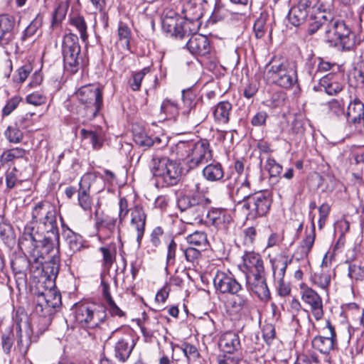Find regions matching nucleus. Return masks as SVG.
<instances>
[{"mask_svg":"<svg viewBox=\"0 0 364 364\" xmlns=\"http://www.w3.org/2000/svg\"><path fill=\"white\" fill-rule=\"evenodd\" d=\"M37 230L26 225L18 239V245L36 261L44 257L52 250L58 248L59 228L57 223V210L55 207L38 223Z\"/></svg>","mask_w":364,"mask_h":364,"instance_id":"f257e3e1","label":"nucleus"},{"mask_svg":"<svg viewBox=\"0 0 364 364\" xmlns=\"http://www.w3.org/2000/svg\"><path fill=\"white\" fill-rule=\"evenodd\" d=\"M207 3L206 0H186L181 9L183 20L178 23L172 17H166L162 21L164 29L178 38L196 32L201 24L200 20Z\"/></svg>","mask_w":364,"mask_h":364,"instance_id":"f03ea898","label":"nucleus"},{"mask_svg":"<svg viewBox=\"0 0 364 364\" xmlns=\"http://www.w3.org/2000/svg\"><path fill=\"white\" fill-rule=\"evenodd\" d=\"M178 160L184 161L189 169L207 163L213 158V151L207 139L198 141H179L173 149Z\"/></svg>","mask_w":364,"mask_h":364,"instance_id":"7ed1b4c3","label":"nucleus"},{"mask_svg":"<svg viewBox=\"0 0 364 364\" xmlns=\"http://www.w3.org/2000/svg\"><path fill=\"white\" fill-rule=\"evenodd\" d=\"M193 194L181 193L177 198L176 204L183 217L186 220L187 223L201 222L203 215L208 213V207L211 203V200L204 196H200L199 193L201 184L199 181L193 182Z\"/></svg>","mask_w":364,"mask_h":364,"instance_id":"20e7f679","label":"nucleus"},{"mask_svg":"<svg viewBox=\"0 0 364 364\" xmlns=\"http://www.w3.org/2000/svg\"><path fill=\"white\" fill-rule=\"evenodd\" d=\"M264 78L269 83L290 89L298 82L297 66L294 63L273 57L265 65Z\"/></svg>","mask_w":364,"mask_h":364,"instance_id":"39448f33","label":"nucleus"},{"mask_svg":"<svg viewBox=\"0 0 364 364\" xmlns=\"http://www.w3.org/2000/svg\"><path fill=\"white\" fill-rule=\"evenodd\" d=\"M178 161L152 155L149 167L156 186L171 187L180 182L183 168Z\"/></svg>","mask_w":364,"mask_h":364,"instance_id":"423d86ee","label":"nucleus"},{"mask_svg":"<svg viewBox=\"0 0 364 364\" xmlns=\"http://www.w3.org/2000/svg\"><path fill=\"white\" fill-rule=\"evenodd\" d=\"M77 100V114L81 117L92 120L99 114L103 106L102 90L93 85L81 86L75 92Z\"/></svg>","mask_w":364,"mask_h":364,"instance_id":"0eeeda50","label":"nucleus"},{"mask_svg":"<svg viewBox=\"0 0 364 364\" xmlns=\"http://www.w3.org/2000/svg\"><path fill=\"white\" fill-rule=\"evenodd\" d=\"M325 38L331 46L350 50L356 43L355 35L343 21L329 16L325 24Z\"/></svg>","mask_w":364,"mask_h":364,"instance_id":"6e6552de","label":"nucleus"},{"mask_svg":"<svg viewBox=\"0 0 364 364\" xmlns=\"http://www.w3.org/2000/svg\"><path fill=\"white\" fill-rule=\"evenodd\" d=\"M75 318L81 327L93 329L106 320V308L103 305L80 304L75 307Z\"/></svg>","mask_w":364,"mask_h":364,"instance_id":"1a4fd4ad","label":"nucleus"},{"mask_svg":"<svg viewBox=\"0 0 364 364\" xmlns=\"http://www.w3.org/2000/svg\"><path fill=\"white\" fill-rule=\"evenodd\" d=\"M80 53L81 48L77 36L71 33L66 34L62 44L63 64L66 71L75 74L79 70L82 60Z\"/></svg>","mask_w":364,"mask_h":364,"instance_id":"9d476101","label":"nucleus"},{"mask_svg":"<svg viewBox=\"0 0 364 364\" xmlns=\"http://www.w3.org/2000/svg\"><path fill=\"white\" fill-rule=\"evenodd\" d=\"M272 196L267 191L255 193L250 200H247L242 208L248 210L246 218L254 220L257 218L265 216L272 205Z\"/></svg>","mask_w":364,"mask_h":364,"instance_id":"9b49d317","label":"nucleus"},{"mask_svg":"<svg viewBox=\"0 0 364 364\" xmlns=\"http://www.w3.org/2000/svg\"><path fill=\"white\" fill-rule=\"evenodd\" d=\"M213 284L216 291L223 294H235L242 291L241 284L230 271H217Z\"/></svg>","mask_w":364,"mask_h":364,"instance_id":"f8f14e48","label":"nucleus"},{"mask_svg":"<svg viewBox=\"0 0 364 364\" xmlns=\"http://www.w3.org/2000/svg\"><path fill=\"white\" fill-rule=\"evenodd\" d=\"M325 336H316L311 341L312 347L323 354H328L337 346V335L330 321L323 328Z\"/></svg>","mask_w":364,"mask_h":364,"instance_id":"ddd939ff","label":"nucleus"},{"mask_svg":"<svg viewBox=\"0 0 364 364\" xmlns=\"http://www.w3.org/2000/svg\"><path fill=\"white\" fill-rule=\"evenodd\" d=\"M60 245L44 257H41L34 262H41L42 264L41 276L46 280L54 282L56 279L60 270Z\"/></svg>","mask_w":364,"mask_h":364,"instance_id":"4468645a","label":"nucleus"},{"mask_svg":"<svg viewBox=\"0 0 364 364\" xmlns=\"http://www.w3.org/2000/svg\"><path fill=\"white\" fill-rule=\"evenodd\" d=\"M246 287L262 301H267L271 296L265 278V271L246 274Z\"/></svg>","mask_w":364,"mask_h":364,"instance_id":"2eb2a0df","label":"nucleus"},{"mask_svg":"<svg viewBox=\"0 0 364 364\" xmlns=\"http://www.w3.org/2000/svg\"><path fill=\"white\" fill-rule=\"evenodd\" d=\"M206 217L211 225L224 234L228 233L233 224L231 215L224 208H211L208 211Z\"/></svg>","mask_w":364,"mask_h":364,"instance_id":"dca6fc26","label":"nucleus"},{"mask_svg":"<svg viewBox=\"0 0 364 364\" xmlns=\"http://www.w3.org/2000/svg\"><path fill=\"white\" fill-rule=\"evenodd\" d=\"M300 289L302 301L309 305L315 319L317 321L321 319L323 315L321 297L315 290L305 284H301Z\"/></svg>","mask_w":364,"mask_h":364,"instance_id":"f3484780","label":"nucleus"},{"mask_svg":"<svg viewBox=\"0 0 364 364\" xmlns=\"http://www.w3.org/2000/svg\"><path fill=\"white\" fill-rule=\"evenodd\" d=\"M321 90L328 95H336L344 88L343 75L341 73H330L319 80Z\"/></svg>","mask_w":364,"mask_h":364,"instance_id":"a211bd4d","label":"nucleus"},{"mask_svg":"<svg viewBox=\"0 0 364 364\" xmlns=\"http://www.w3.org/2000/svg\"><path fill=\"white\" fill-rule=\"evenodd\" d=\"M130 215V227L136 232V241L140 245L145 232L146 214L140 204H136L132 208Z\"/></svg>","mask_w":364,"mask_h":364,"instance_id":"6ab92c4d","label":"nucleus"},{"mask_svg":"<svg viewBox=\"0 0 364 364\" xmlns=\"http://www.w3.org/2000/svg\"><path fill=\"white\" fill-rule=\"evenodd\" d=\"M15 18L9 14L0 15V46L11 44L15 38Z\"/></svg>","mask_w":364,"mask_h":364,"instance_id":"aec40b11","label":"nucleus"},{"mask_svg":"<svg viewBox=\"0 0 364 364\" xmlns=\"http://www.w3.org/2000/svg\"><path fill=\"white\" fill-rule=\"evenodd\" d=\"M218 346L224 354L234 355L240 353L242 346L238 334L233 331H227L219 338Z\"/></svg>","mask_w":364,"mask_h":364,"instance_id":"412c9836","label":"nucleus"},{"mask_svg":"<svg viewBox=\"0 0 364 364\" xmlns=\"http://www.w3.org/2000/svg\"><path fill=\"white\" fill-rule=\"evenodd\" d=\"M192 36L186 43L188 50L193 55L205 56L210 53V46L207 36L191 33Z\"/></svg>","mask_w":364,"mask_h":364,"instance_id":"4be33fe9","label":"nucleus"},{"mask_svg":"<svg viewBox=\"0 0 364 364\" xmlns=\"http://www.w3.org/2000/svg\"><path fill=\"white\" fill-rule=\"evenodd\" d=\"M309 3L308 1H301L290 9L287 16L289 23L298 27L306 21L310 8Z\"/></svg>","mask_w":364,"mask_h":364,"instance_id":"5701e85b","label":"nucleus"},{"mask_svg":"<svg viewBox=\"0 0 364 364\" xmlns=\"http://www.w3.org/2000/svg\"><path fill=\"white\" fill-rule=\"evenodd\" d=\"M243 267L246 274H253L264 271L262 256L254 251H245L242 256Z\"/></svg>","mask_w":364,"mask_h":364,"instance_id":"b1692460","label":"nucleus"},{"mask_svg":"<svg viewBox=\"0 0 364 364\" xmlns=\"http://www.w3.org/2000/svg\"><path fill=\"white\" fill-rule=\"evenodd\" d=\"M91 183L88 177L83 176L79 183V188L77 191L78 205L85 211H91L92 199L90 197Z\"/></svg>","mask_w":364,"mask_h":364,"instance_id":"393cba45","label":"nucleus"},{"mask_svg":"<svg viewBox=\"0 0 364 364\" xmlns=\"http://www.w3.org/2000/svg\"><path fill=\"white\" fill-rule=\"evenodd\" d=\"M212 111L215 124H227L230 121L232 105L228 101H221L212 108Z\"/></svg>","mask_w":364,"mask_h":364,"instance_id":"a878e982","label":"nucleus"},{"mask_svg":"<svg viewBox=\"0 0 364 364\" xmlns=\"http://www.w3.org/2000/svg\"><path fill=\"white\" fill-rule=\"evenodd\" d=\"M346 117L349 123L360 124L364 121V104L357 97L350 102Z\"/></svg>","mask_w":364,"mask_h":364,"instance_id":"bb28decb","label":"nucleus"},{"mask_svg":"<svg viewBox=\"0 0 364 364\" xmlns=\"http://www.w3.org/2000/svg\"><path fill=\"white\" fill-rule=\"evenodd\" d=\"M136 343L130 338L119 339L114 346V355L122 362H125L130 356Z\"/></svg>","mask_w":364,"mask_h":364,"instance_id":"cd10ccee","label":"nucleus"},{"mask_svg":"<svg viewBox=\"0 0 364 364\" xmlns=\"http://www.w3.org/2000/svg\"><path fill=\"white\" fill-rule=\"evenodd\" d=\"M272 267L274 279L282 282L287 266L291 263V259H289L285 254H279L275 258L271 259Z\"/></svg>","mask_w":364,"mask_h":364,"instance_id":"c85d7f7f","label":"nucleus"},{"mask_svg":"<svg viewBox=\"0 0 364 364\" xmlns=\"http://www.w3.org/2000/svg\"><path fill=\"white\" fill-rule=\"evenodd\" d=\"M62 226V236L67 242L70 249L73 251L80 250L82 246V237L73 232L64 222L62 216L60 217Z\"/></svg>","mask_w":364,"mask_h":364,"instance_id":"c756f323","label":"nucleus"},{"mask_svg":"<svg viewBox=\"0 0 364 364\" xmlns=\"http://www.w3.org/2000/svg\"><path fill=\"white\" fill-rule=\"evenodd\" d=\"M202 173L207 181L218 182L223 179L225 171L220 163L213 161L203 168Z\"/></svg>","mask_w":364,"mask_h":364,"instance_id":"7c9ffc66","label":"nucleus"},{"mask_svg":"<svg viewBox=\"0 0 364 364\" xmlns=\"http://www.w3.org/2000/svg\"><path fill=\"white\" fill-rule=\"evenodd\" d=\"M133 140L136 144L145 149L151 146H159L161 144V139L159 136L151 138L144 129L133 131Z\"/></svg>","mask_w":364,"mask_h":364,"instance_id":"2f4dec72","label":"nucleus"},{"mask_svg":"<svg viewBox=\"0 0 364 364\" xmlns=\"http://www.w3.org/2000/svg\"><path fill=\"white\" fill-rule=\"evenodd\" d=\"M55 206L48 200H41L34 205L31 210V223H38L42 218L50 211Z\"/></svg>","mask_w":364,"mask_h":364,"instance_id":"473e14b6","label":"nucleus"},{"mask_svg":"<svg viewBox=\"0 0 364 364\" xmlns=\"http://www.w3.org/2000/svg\"><path fill=\"white\" fill-rule=\"evenodd\" d=\"M311 279L314 284L327 291L331 280V271L327 266L322 267Z\"/></svg>","mask_w":364,"mask_h":364,"instance_id":"72a5a7b5","label":"nucleus"},{"mask_svg":"<svg viewBox=\"0 0 364 364\" xmlns=\"http://www.w3.org/2000/svg\"><path fill=\"white\" fill-rule=\"evenodd\" d=\"M80 136L82 139H88L94 149H100L103 144V136L100 130H87L82 129Z\"/></svg>","mask_w":364,"mask_h":364,"instance_id":"f704fd0d","label":"nucleus"},{"mask_svg":"<svg viewBox=\"0 0 364 364\" xmlns=\"http://www.w3.org/2000/svg\"><path fill=\"white\" fill-rule=\"evenodd\" d=\"M316 237L315 224L314 219L311 221V228L310 232L307 234L302 241V245L300 246V259L308 257L313 245L314 244Z\"/></svg>","mask_w":364,"mask_h":364,"instance_id":"c9c22d12","label":"nucleus"},{"mask_svg":"<svg viewBox=\"0 0 364 364\" xmlns=\"http://www.w3.org/2000/svg\"><path fill=\"white\" fill-rule=\"evenodd\" d=\"M99 250L102 254V266L109 271L116 259V245L114 244H109V245L100 247Z\"/></svg>","mask_w":364,"mask_h":364,"instance_id":"e433bc0d","label":"nucleus"},{"mask_svg":"<svg viewBox=\"0 0 364 364\" xmlns=\"http://www.w3.org/2000/svg\"><path fill=\"white\" fill-rule=\"evenodd\" d=\"M232 295L233 297L230 301V305L233 311L239 312L243 309L250 308V301L247 294L240 291L239 293Z\"/></svg>","mask_w":364,"mask_h":364,"instance_id":"4c0bfd02","label":"nucleus"},{"mask_svg":"<svg viewBox=\"0 0 364 364\" xmlns=\"http://www.w3.org/2000/svg\"><path fill=\"white\" fill-rule=\"evenodd\" d=\"M161 112L164 113L167 118L176 120L179 116V107L175 101L165 99L161 105Z\"/></svg>","mask_w":364,"mask_h":364,"instance_id":"58836bf2","label":"nucleus"},{"mask_svg":"<svg viewBox=\"0 0 364 364\" xmlns=\"http://www.w3.org/2000/svg\"><path fill=\"white\" fill-rule=\"evenodd\" d=\"M187 242L193 246L205 250L208 246L207 235L203 231H196L186 237Z\"/></svg>","mask_w":364,"mask_h":364,"instance_id":"ea45409f","label":"nucleus"},{"mask_svg":"<svg viewBox=\"0 0 364 364\" xmlns=\"http://www.w3.org/2000/svg\"><path fill=\"white\" fill-rule=\"evenodd\" d=\"M312 54L308 58V61L306 62V66L308 68V70H309V74L310 75V76H311L312 79H314L316 77V73H322V72H326V71H328L330 70L333 66L335 65L334 63H331L328 61H325L323 60L322 58H318L319 59V63L318 64V66H317V70L316 71V73L314 74L313 73V70H314V62H312Z\"/></svg>","mask_w":364,"mask_h":364,"instance_id":"a19ab883","label":"nucleus"},{"mask_svg":"<svg viewBox=\"0 0 364 364\" xmlns=\"http://www.w3.org/2000/svg\"><path fill=\"white\" fill-rule=\"evenodd\" d=\"M329 18L326 15H320L318 16H311L309 18L307 33L309 35H314L319 28L325 30L326 23H328Z\"/></svg>","mask_w":364,"mask_h":364,"instance_id":"79ce46f5","label":"nucleus"},{"mask_svg":"<svg viewBox=\"0 0 364 364\" xmlns=\"http://www.w3.org/2000/svg\"><path fill=\"white\" fill-rule=\"evenodd\" d=\"M42 24L43 16L38 14L23 31V36L21 37L22 40L25 41L27 38L33 36L37 33L38 29L42 26Z\"/></svg>","mask_w":364,"mask_h":364,"instance_id":"37998d69","label":"nucleus"},{"mask_svg":"<svg viewBox=\"0 0 364 364\" xmlns=\"http://www.w3.org/2000/svg\"><path fill=\"white\" fill-rule=\"evenodd\" d=\"M26 150L22 148H14L3 152L0 157V162L2 166L14 159L23 158L26 155Z\"/></svg>","mask_w":364,"mask_h":364,"instance_id":"c03bdc74","label":"nucleus"},{"mask_svg":"<svg viewBox=\"0 0 364 364\" xmlns=\"http://www.w3.org/2000/svg\"><path fill=\"white\" fill-rule=\"evenodd\" d=\"M70 25L75 26L79 31L82 41L87 42L88 39L87 26L84 17L82 16H73L70 18Z\"/></svg>","mask_w":364,"mask_h":364,"instance_id":"a18cd8bd","label":"nucleus"},{"mask_svg":"<svg viewBox=\"0 0 364 364\" xmlns=\"http://www.w3.org/2000/svg\"><path fill=\"white\" fill-rule=\"evenodd\" d=\"M253 194L252 191L237 186L232 193H230L229 196L234 202L237 203H243L244 204L247 200H250V198L252 197Z\"/></svg>","mask_w":364,"mask_h":364,"instance_id":"49530a36","label":"nucleus"},{"mask_svg":"<svg viewBox=\"0 0 364 364\" xmlns=\"http://www.w3.org/2000/svg\"><path fill=\"white\" fill-rule=\"evenodd\" d=\"M45 296L47 299V306L49 307L51 313L53 309L58 307L61 304V294L55 289H47L45 291Z\"/></svg>","mask_w":364,"mask_h":364,"instance_id":"de8ad7c7","label":"nucleus"},{"mask_svg":"<svg viewBox=\"0 0 364 364\" xmlns=\"http://www.w3.org/2000/svg\"><path fill=\"white\" fill-rule=\"evenodd\" d=\"M348 277L355 281L364 280V263L357 264L355 262L349 263Z\"/></svg>","mask_w":364,"mask_h":364,"instance_id":"09e8293b","label":"nucleus"},{"mask_svg":"<svg viewBox=\"0 0 364 364\" xmlns=\"http://www.w3.org/2000/svg\"><path fill=\"white\" fill-rule=\"evenodd\" d=\"M149 71V68H145L143 70L132 73V77L129 80V85L133 91H138L141 88V82L145 75Z\"/></svg>","mask_w":364,"mask_h":364,"instance_id":"8fccbe9b","label":"nucleus"},{"mask_svg":"<svg viewBox=\"0 0 364 364\" xmlns=\"http://www.w3.org/2000/svg\"><path fill=\"white\" fill-rule=\"evenodd\" d=\"M35 311L36 314L43 316L50 314L49 307L47 306V299L45 296V292H38L36 294Z\"/></svg>","mask_w":364,"mask_h":364,"instance_id":"3c124183","label":"nucleus"},{"mask_svg":"<svg viewBox=\"0 0 364 364\" xmlns=\"http://www.w3.org/2000/svg\"><path fill=\"white\" fill-rule=\"evenodd\" d=\"M328 111L336 117L345 114V102L343 100L332 99L327 102Z\"/></svg>","mask_w":364,"mask_h":364,"instance_id":"603ef678","label":"nucleus"},{"mask_svg":"<svg viewBox=\"0 0 364 364\" xmlns=\"http://www.w3.org/2000/svg\"><path fill=\"white\" fill-rule=\"evenodd\" d=\"M265 168L271 178L279 177L282 171V166L278 164L274 159L269 157L267 159Z\"/></svg>","mask_w":364,"mask_h":364,"instance_id":"864d4df0","label":"nucleus"},{"mask_svg":"<svg viewBox=\"0 0 364 364\" xmlns=\"http://www.w3.org/2000/svg\"><path fill=\"white\" fill-rule=\"evenodd\" d=\"M32 70L33 67L31 64L26 63L22 65L16 70V74L14 75L13 80L18 83L23 82Z\"/></svg>","mask_w":364,"mask_h":364,"instance_id":"5fc2aeb1","label":"nucleus"},{"mask_svg":"<svg viewBox=\"0 0 364 364\" xmlns=\"http://www.w3.org/2000/svg\"><path fill=\"white\" fill-rule=\"evenodd\" d=\"M118 205V222L119 225H122L125 219L127 218L129 213L131 212L132 208H129L128 200L125 197L119 198Z\"/></svg>","mask_w":364,"mask_h":364,"instance_id":"6e6d98bb","label":"nucleus"},{"mask_svg":"<svg viewBox=\"0 0 364 364\" xmlns=\"http://www.w3.org/2000/svg\"><path fill=\"white\" fill-rule=\"evenodd\" d=\"M131 35L130 28L126 24L119 23L118 27V37L121 41L124 42L127 50H130Z\"/></svg>","mask_w":364,"mask_h":364,"instance_id":"4d7b16f0","label":"nucleus"},{"mask_svg":"<svg viewBox=\"0 0 364 364\" xmlns=\"http://www.w3.org/2000/svg\"><path fill=\"white\" fill-rule=\"evenodd\" d=\"M257 235V230L255 227L251 226L243 230V243L245 245L252 247L255 242Z\"/></svg>","mask_w":364,"mask_h":364,"instance_id":"13d9d810","label":"nucleus"},{"mask_svg":"<svg viewBox=\"0 0 364 364\" xmlns=\"http://www.w3.org/2000/svg\"><path fill=\"white\" fill-rule=\"evenodd\" d=\"M6 139L11 143H18L23 139V133L16 127H9L5 131Z\"/></svg>","mask_w":364,"mask_h":364,"instance_id":"bf43d9fd","label":"nucleus"},{"mask_svg":"<svg viewBox=\"0 0 364 364\" xmlns=\"http://www.w3.org/2000/svg\"><path fill=\"white\" fill-rule=\"evenodd\" d=\"M320 360L315 353L299 354L294 364H318Z\"/></svg>","mask_w":364,"mask_h":364,"instance_id":"052dcab7","label":"nucleus"},{"mask_svg":"<svg viewBox=\"0 0 364 364\" xmlns=\"http://www.w3.org/2000/svg\"><path fill=\"white\" fill-rule=\"evenodd\" d=\"M66 12V6L63 3L59 4L53 13L51 26L58 25L65 17Z\"/></svg>","mask_w":364,"mask_h":364,"instance_id":"680f3d73","label":"nucleus"},{"mask_svg":"<svg viewBox=\"0 0 364 364\" xmlns=\"http://www.w3.org/2000/svg\"><path fill=\"white\" fill-rule=\"evenodd\" d=\"M267 14H261L260 16L255 21L253 29L257 38H261L264 35V26L266 23Z\"/></svg>","mask_w":364,"mask_h":364,"instance_id":"e2e57ef3","label":"nucleus"},{"mask_svg":"<svg viewBox=\"0 0 364 364\" xmlns=\"http://www.w3.org/2000/svg\"><path fill=\"white\" fill-rule=\"evenodd\" d=\"M181 349L186 358L190 360H196L200 356L197 348L192 344L184 343L182 345Z\"/></svg>","mask_w":364,"mask_h":364,"instance_id":"0e129e2a","label":"nucleus"},{"mask_svg":"<svg viewBox=\"0 0 364 364\" xmlns=\"http://www.w3.org/2000/svg\"><path fill=\"white\" fill-rule=\"evenodd\" d=\"M177 244L173 238H171L167 246L166 265H173L176 260Z\"/></svg>","mask_w":364,"mask_h":364,"instance_id":"69168bd1","label":"nucleus"},{"mask_svg":"<svg viewBox=\"0 0 364 364\" xmlns=\"http://www.w3.org/2000/svg\"><path fill=\"white\" fill-rule=\"evenodd\" d=\"M21 98L18 96H14L9 99L2 109V115H9L19 105Z\"/></svg>","mask_w":364,"mask_h":364,"instance_id":"338daca9","label":"nucleus"},{"mask_svg":"<svg viewBox=\"0 0 364 364\" xmlns=\"http://www.w3.org/2000/svg\"><path fill=\"white\" fill-rule=\"evenodd\" d=\"M183 254L186 258V260L188 262L194 264L199 257L201 256V252L198 249L193 247H189L186 248L183 250Z\"/></svg>","mask_w":364,"mask_h":364,"instance_id":"774afa93","label":"nucleus"}]
</instances>
